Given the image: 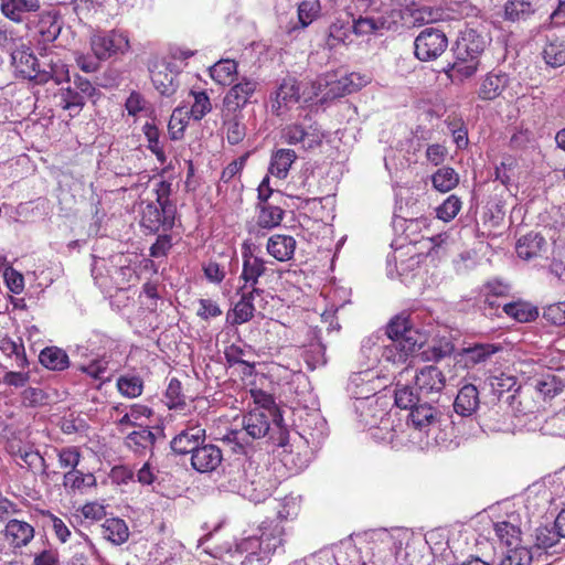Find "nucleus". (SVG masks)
<instances>
[{
	"mask_svg": "<svg viewBox=\"0 0 565 565\" xmlns=\"http://www.w3.org/2000/svg\"><path fill=\"white\" fill-rule=\"evenodd\" d=\"M294 425L297 428L285 448L286 462L291 461L297 469L308 466L311 455L319 449L328 436L327 420L318 408L299 406L292 409Z\"/></svg>",
	"mask_w": 565,
	"mask_h": 565,
	"instance_id": "1",
	"label": "nucleus"
},
{
	"mask_svg": "<svg viewBox=\"0 0 565 565\" xmlns=\"http://www.w3.org/2000/svg\"><path fill=\"white\" fill-rule=\"evenodd\" d=\"M279 507L275 520L266 519L259 524L258 536H249L239 544L243 552L257 555V559L260 562L268 559L278 548L282 547L285 530L280 523L297 513L296 502L291 498L285 499Z\"/></svg>",
	"mask_w": 565,
	"mask_h": 565,
	"instance_id": "2",
	"label": "nucleus"
},
{
	"mask_svg": "<svg viewBox=\"0 0 565 565\" xmlns=\"http://www.w3.org/2000/svg\"><path fill=\"white\" fill-rule=\"evenodd\" d=\"M486 47V41L476 30L468 29L461 33L454 50L455 61L446 70L448 77L462 82L473 76L480 64V56Z\"/></svg>",
	"mask_w": 565,
	"mask_h": 565,
	"instance_id": "3",
	"label": "nucleus"
},
{
	"mask_svg": "<svg viewBox=\"0 0 565 565\" xmlns=\"http://www.w3.org/2000/svg\"><path fill=\"white\" fill-rule=\"evenodd\" d=\"M243 429L253 439L269 438L278 447L289 446L290 433L282 426V415L279 409L256 407L243 417Z\"/></svg>",
	"mask_w": 565,
	"mask_h": 565,
	"instance_id": "4",
	"label": "nucleus"
},
{
	"mask_svg": "<svg viewBox=\"0 0 565 565\" xmlns=\"http://www.w3.org/2000/svg\"><path fill=\"white\" fill-rule=\"evenodd\" d=\"M326 135L320 125L306 114L301 120L287 124L280 130V138L287 145L300 146L305 151L321 147Z\"/></svg>",
	"mask_w": 565,
	"mask_h": 565,
	"instance_id": "5",
	"label": "nucleus"
},
{
	"mask_svg": "<svg viewBox=\"0 0 565 565\" xmlns=\"http://www.w3.org/2000/svg\"><path fill=\"white\" fill-rule=\"evenodd\" d=\"M522 90L520 81L501 70H492L487 73L479 83L478 98L491 102L497 98L507 100L515 98Z\"/></svg>",
	"mask_w": 565,
	"mask_h": 565,
	"instance_id": "6",
	"label": "nucleus"
},
{
	"mask_svg": "<svg viewBox=\"0 0 565 565\" xmlns=\"http://www.w3.org/2000/svg\"><path fill=\"white\" fill-rule=\"evenodd\" d=\"M374 379V373L371 370H365L363 372L352 374L348 384V390L358 401H360L355 407L356 409L362 411V422L370 429H376L377 424L375 418H367L369 413L372 412L373 405V401H370V398L375 393V386L373 384Z\"/></svg>",
	"mask_w": 565,
	"mask_h": 565,
	"instance_id": "7",
	"label": "nucleus"
},
{
	"mask_svg": "<svg viewBox=\"0 0 565 565\" xmlns=\"http://www.w3.org/2000/svg\"><path fill=\"white\" fill-rule=\"evenodd\" d=\"M53 81L56 85L70 81L67 65L62 61L60 55L54 51L41 52L36 58L33 82L44 85Z\"/></svg>",
	"mask_w": 565,
	"mask_h": 565,
	"instance_id": "8",
	"label": "nucleus"
},
{
	"mask_svg": "<svg viewBox=\"0 0 565 565\" xmlns=\"http://www.w3.org/2000/svg\"><path fill=\"white\" fill-rule=\"evenodd\" d=\"M175 213V205L162 207L151 201L142 202L140 225L148 230L149 233H157L160 230L167 232L174 225Z\"/></svg>",
	"mask_w": 565,
	"mask_h": 565,
	"instance_id": "9",
	"label": "nucleus"
},
{
	"mask_svg": "<svg viewBox=\"0 0 565 565\" xmlns=\"http://www.w3.org/2000/svg\"><path fill=\"white\" fill-rule=\"evenodd\" d=\"M448 46L445 33L438 29L423 30L414 41L415 55L420 61H431L440 56Z\"/></svg>",
	"mask_w": 565,
	"mask_h": 565,
	"instance_id": "10",
	"label": "nucleus"
},
{
	"mask_svg": "<svg viewBox=\"0 0 565 565\" xmlns=\"http://www.w3.org/2000/svg\"><path fill=\"white\" fill-rule=\"evenodd\" d=\"M90 46L97 60H107L129 49L127 35L118 31L98 32L92 35Z\"/></svg>",
	"mask_w": 565,
	"mask_h": 565,
	"instance_id": "11",
	"label": "nucleus"
},
{
	"mask_svg": "<svg viewBox=\"0 0 565 565\" xmlns=\"http://www.w3.org/2000/svg\"><path fill=\"white\" fill-rule=\"evenodd\" d=\"M300 100H302V92L299 82L294 77L285 78L270 96V111L281 117Z\"/></svg>",
	"mask_w": 565,
	"mask_h": 565,
	"instance_id": "12",
	"label": "nucleus"
},
{
	"mask_svg": "<svg viewBox=\"0 0 565 565\" xmlns=\"http://www.w3.org/2000/svg\"><path fill=\"white\" fill-rule=\"evenodd\" d=\"M205 439V428L199 424L189 423L184 429L173 437L170 446L172 451L178 455L191 454L192 456Z\"/></svg>",
	"mask_w": 565,
	"mask_h": 565,
	"instance_id": "13",
	"label": "nucleus"
},
{
	"mask_svg": "<svg viewBox=\"0 0 565 565\" xmlns=\"http://www.w3.org/2000/svg\"><path fill=\"white\" fill-rule=\"evenodd\" d=\"M1 535L4 542L17 551L30 544L34 539L35 530L29 522L12 518L8 520Z\"/></svg>",
	"mask_w": 565,
	"mask_h": 565,
	"instance_id": "14",
	"label": "nucleus"
},
{
	"mask_svg": "<svg viewBox=\"0 0 565 565\" xmlns=\"http://www.w3.org/2000/svg\"><path fill=\"white\" fill-rule=\"evenodd\" d=\"M328 90L323 94V100L335 99L362 88L367 79L359 73H351L338 77L337 74H327Z\"/></svg>",
	"mask_w": 565,
	"mask_h": 565,
	"instance_id": "15",
	"label": "nucleus"
},
{
	"mask_svg": "<svg viewBox=\"0 0 565 565\" xmlns=\"http://www.w3.org/2000/svg\"><path fill=\"white\" fill-rule=\"evenodd\" d=\"M521 515L518 512H511L504 520L494 522V534L498 541L507 546V550L521 546Z\"/></svg>",
	"mask_w": 565,
	"mask_h": 565,
	"instance_id": "16",
	"label": "nucleus"
},
{
	"mask_svg": "<svg viewBox=\"0 0 565 565\" xmlns=\"http://www.w3.org/2000/svg\"><path fill=\"white\" fill-rule=\"evenodd\" d=\"M413 377L418 393L427 398L430 395H438L446 385L445 375L434 365L422 367Z\"/></svg>",
	"mask_w": 565,
	"mask_h": 565,
	"instance_id": "17",
	"label": "nucleus"
},
{
	"mask_svg": "<svg viewBox=\"0 0 565 565\" xmlns=\"http://www.w3.org/2000/svg\"><path fill=\"white\" fill-rule=\"evenodd\" d=\"M223 461L221 448L214 444L200 445L191 456V466L201 473L215 471Z\"/></svg>",
	"mask_w": 565,
	"mask_h": 565,
	"instance_id": "18",
	"label": "nucleus"
},
{
	"mask_svg": "<svg viewBox=\"0 0 565 565\" xmlns=\"http://www.w3.org/2000/svg\"><path fill=\"white\" fill-rule=\"evenodd\" d=\"M390 343L384 344L382 348V359L393 364H403L407 361L416 350H419L423 344L420 340L407 337L401 340H388Z\"/></svg>",
	"mask_w": 565,
	"mask_h": 565,
	"instance_id": "19",
	"label": "nucleus"
},
{
	"mask_svg": "<svg viewBox=\"0 0 565 565\" xmlns=\"http://www.w3.org/2000/svg\"><path fill=\"white\" fill-rule=\"evenodd\" d=\"M234 488L239 489V494L252 502L259 503L265 501L271 495L275 483L268 479L264 473H254L253 478H248L246 484H234Z\"/></svg>",
	"mask_w": 565,
	"mask_h": 565,
	"instance_id": "20",
	"label": "nucleus"
},
{
	"mask_svg": "<svg viewBox=\"0 0 565 565\" xmlns=\"http://www.w3.org/2000/svg\"><path fill=\"white\" fill-rule=\"evenodd\" d=\"M535 547L544 551L548 555H559L565 553V537L553 526H540L535 530Z\"/></svg>",
	"mask_w": 565,
	"mask_h": 565,
	"instance_id": "21",
	"label": "nucleus"
},
{
	"mask_svg": "<svg viewBox=\"0 0 565 565\" xmlns=\"http://www.w3.org/2000/svg\"><path fill=\"white\" fill-rule=\"evenodd\" d=\"M386 335L388 340L406 339L408 335L413 339L420 340V344L427 341V335L414 328L409 321V316L404 313L394 317L386 327Z\"/></svg>",
	"mask_w": 565,
	"mask_h": 565,
	"instance_id": "22",
	"label": "nucleus"
},
{
	"mask_svg": "<svg viewBox=\"0 0 565 565\" xmlns=\"http://www.w3.org/2000/svg\"><path fill=\"white\" fill-rule=\"evenodd\" d=\"M266 271V262L250 250L243 252V269L239 279L244 280L242 288L252 289L256 288L258 279Z\"/></svg>",
	"mask_w": 565,
	"mask_h": 565,
	"instance_id": "23",
	"label": "nucleus"
},
{
	"mask_svg": "<svg viewBox=\"0 0 565 565\" xmlns=\"http://www.w3.org/2000/svg\"><path fill=\"white\" fill-rule=\"evenodd\" d=\"M501 347L498 344L491 343H480L475 344L472 347L463 348L458 360L459 363H462L465 367H473L477 364L484 363L489 358H491L494 353L499 352Z\"/></svg>",
	"mask_w": 565,
	"mask_h": 565,
	"instance_id": "24",
	"label": "nucleus"
},
{
	"mask_svg": "<svg viewBox=\"0 0 565 565\" xmlns=\"http://www.w3.org/2000/svg\"><path fill=\"white\" fill-rule=\"evenodd\" d=\"M296 239L290 235L275 234L267 241V253L278 262H288L294 257Z\"/></svg>",
	"mask_w": 565,
	"mask_h": 565,
	"instance_id": "25",
	"label": "nucleus"
},
{
	"mask_svg": "<svg viewBox=\"0 0 565 565\" xmlns=\"http://www.w3.org/2000/svg\"><path fill=\"white\" fill-rule=\"evenodd\" d=\"M239 294L241 299L233 309L232 324H243L254 317L255 307L253 301L256 296H260L263 294V290L259 288L250 290L241 288Z\"/></svg>",
	"mask_w": 565,
	"mask_h": 565,
	"instance_id": "26",
	"label": "nucleus"
},
{
	"mask_svg": "<svg viewBox=\"0 0 565 565\" xmlns=\"http://www.w3.org/2000/svg\"><path fill=\"white\" fill-rule=\"evenodd\" d=\"M480 404L479 391L473 384L463 385L454 402L455 412L463 417L476 413Z\"/></svg>",
	"mask_w": 565,
	"mask_h": 565,
	"instance_id": "27",
	"label": "nucleus"
},
{
	"mask_svg": "<svg viewBox=\"0 0 565 565\" xmlns=\"http://www.w3.org/2000/svg\"><path fill=\"white\" fill-rule=\"evenodd\" d=\"M256 86L257 83L255 81L243 78L242 82L234 85L225 95V106L234 110L244 107L254 94Z\"/></svg>",
	"mask_w": 565,
	"mask_h": 565,
	"instance_id": "28",
	"label": "nucleus"
},
{
	"mask_svg": "<svg viewBox=\"0 0 565 565\" xmlns=\"http://www.w3.org/2000/svg\"><path fill=\"white\" fill-rule=\"evenodd\" d=\"M38 56L33 55L32 52L24 45L18 47L11 53V63L23 78L33 82V74L35 72Z\"/></svg>",
	"mask_w": 565,
	"mask_h": 565,
	"instance_id": "29",
	"label": "nucleus"
},
{
	"mask_svg": "<svg viewBox=\"0 0 565 565\" xmlns=\"http://www.w3.org/2000/svg\"><path fill=\"white\" fill-rule=\"evenodd\" d=\"M408 420L416 429L427 433L437 423V412L429 403L416 404L411 408Z\"/></svg>",
	"mask_w": 565,
	"mask_h": 565,
	"instance_id": "30",
	"label": "nucleus"
},
{
	"mask_svg": "<svg viewBox=\"0 0 565 565\" xmlns=\"http://www.w3.org/2000/svg\"><path fill=\"white\" fill-rule=\"evenodd\" d=\"M102 536L114 545H121L129 539V529L119 518L106 519L100 525Z\"/></svg>",
	"mask_w": 565,
	"mask_h": 565,
	"instance_id": "31",
	"label": "nucleus"
},
{
	"mask_svg": "<svg viewBox=\"0 0 565 565\" xmlns=\"http://www.w3.org/2000/svg\"><path fill=\"white\" fill-rule=\"evenodd\" d=\"M297 154L292 149H278L271 154L269 173L278 179H285L296 161Z\"/></svg>",
	"mask_w": 565,
	"mask_h": 565,
	"instance_id": "32",
	"label": "nucleus"
},
{
	"mask_svg": "<svg viewBox=\"0 0 565 565\" xmlns=\"http://www.w3.org/2000/svg\"><path fill=\"white\" fill-rule=\"evenodd\" d=\"M502 311L521 323L534 321L539 317L537 308L522 300L503 303Z\"/></svg>",
	"mask_w": 565,
	"mask_h": 565,
	"instance_id": "33",
	"label": "nucleus"
},
{
	"mask_svg": "<svg viewBox=\"0 0 565 565\" xmlns=\"http://www.w3.org/2000/svg\"><path fill=\"white\" fill-rule=\"evenodd\" d=\"M257 220L256 225L264 230H271L278 226L284 218V210L269 202L257 204Z\"/></svg>",
	"mask_w": 565,
	"mask_h": 565,
	"instance_id": "34",
	"label": "nucleus"
},
{
	"mask_svg": "<svg viewBox=\"0 0 565 565\" xmlns=\"http://www.w3.org/2000/svg\"><path fill=\"white\" fill-rule=\"evenodd\" d=\"M544 245V237L539 233L531 232L518 239L515 249L520 258L529 260L536 257Z\"/></svg>",
	"mask_w": 565,
	"mask_h": 565,
	"instance_id": "35",
	"label": "nucleus"
},
{
	"mask_svg": "<svg viewBox=\"0 0 565 565\" xmlns=\"http://www.w3.org/2000/svg\"><path fill=\"white\" fill-rule=\"evenodd\" d=\"M17 456L34 475H40L43 481L49 480L52 475H55L54 471L49 470L45 459L36 450L20 449Z\"/></svg>",
	"mask_w": 565,
	"mask_h": 565,
	"instance_id": "36",
	"label": "nucleus"
},
{
	"mask_svg": "<svg viewBox=\"0 0 565 565\" xmlns=\"http://www.w3.org/2000/svg\"><path fill=\"white\" fill-rule=\"evenodd\" d=\"M40 9V0H8L1 6L2 13L14 22L23 20L25 12H35Z\"/></svg>",
	"mask_w": 565,
	"mask_h": 565,
	"instance_id": "37",
	"label": "nucleus"
},
{
	"mask_svg": "<svg viewBox=\"0 0 565 565\" xmlns=\"http://www.w3.org/2000/svg\"><path fill=\"white\" fill-rule=\"evenodd\" d=\"M56 97L61 108L67 110L71 117L77 116L87 102L74 86L62 88Z\"/></svg>",
	"mask_w": 565,
	"mask_h": 565,
	"instance_id": "38",
	"label": "nucleus"
},
{
	"mask_svg": "<svg viewBox=\"0 0 565 565\" xmlns=\"http://www.w3.org/2000/svg\"><path fill=\"white\" fill-rule=\"evenodd\" d=\"M40 363L52 371H63L68 367L70 360L66 352L56 347H49L41 351Z\"/></svg>",
	"mask_w": 565,
	"mask_h": 565,
	"instance_id": "39",
	"label": "nucleus"
},
{
	"mask_svg": "<svg viewBox=\"0 0 565 565\" xmlns=\"http://www.w3.org/2000/svg\"><path fill=\"white\" fill-rule=\"evenodd\" d=\"M96 484V478L93 473H84L81 470H68L63 476V486L67 492H83L86 488Z\"/></svg>",
	"mask_w": 565,
	"mask_h": 565,
	"instance_id": "40",
	"label": "nucleus"
},
{
	"mask_svg": "<svg viewBox=\"0 0 565 565\" xmlns=\"http://www.w3.org/2000/svg\"><path fill=\"white\" fill-rule=\"evenodd\" d=\"M211 77L220 85H230L237 73V64L233 60H221L209 70Z\"/></svg>",
	"mask_w": 565,
	"mask_h": 565,
	"instance_id": "41",
	"label": "nucleus"
},
{
	"mask_svg": "<svg viewBox=\"0 0 565 565\" xmlns=\"http://www.w3.org/2000/svg\"><path fill=\"white\" fill-rule=\"evenodd\" d=\"M534 11L531 0H508L504 4V19L511 22L526 20Z\"/></svg>",
	"mask_w": 565,
	"mask_h": 565,
	"instance_id": "42",
	"label": "nucleus"
},
{
	"mask_svg": "<svg viewBox=\"0 0 565 565\" xmlns=\"http://www.w3.org/2000/svg\"><path fill=\"white\" fill-rule=\"evenodd\" d=\"M151 81L154 88L163 96H171L177 92V75L168 72L167 68L163 71H151Z\"/></svg>",
	"mask_w": 565,
	"mask_h": 565,
	"instance_id": "43",
	"label": "nucleus"
},
{
	"mask_svg": "<svg viewBox=\"0 0 565 565\" xmlns=\"http://www.w3.org/2000/svg\"><path fill=\"white\" fill-rule=\"evenodd\" d=\"M392 545V540L374 544L371 557L369 562H364V565H394L396 558Z\"/></svg>",
	"mask_w": 565,
	"mask_h": 565,
	"instance_id": "44",
	"label": "nucleus"
},
{
	"mask_svg": "<svg viewBox=\"0 0 565 565\" xmlns=\"http://www.w3.org/2000/svg\"><path fill=\"white\" fill-rule=\"evenodd\" d=\"M431 182L437 191L445 193L459 183V175L452 168L443 167L431 175Z\"/></svg>",
	"mask_w": 565,
	"mask_h": 565,
	"instance_id": "45",
	"label": "nucleus"
},
{
	"mask_svg": "<svg viewBox=\"0 0 565 565\" xmlns=\"http://www.w3.org/2000/svg\"><path fill=\"white\" fill-rule=\"evenodd\" d=\"M535 390L544 401L553 399L562 393L564 388L563 382L555 375L547 374L535 381Z\"/></svg>",
	"mask_w": 565,
	"mask_h": 565,
	"instance_id": "46",
	"label": "nucleus"
},
{
	"mask_svg": "<svg viewBox=\"0 0 565 565\" xmlns=\"http://www.w3.org/2000/svg\"><path fill=\"white\" fill-rule=\"evenodd\" d=\"M156 440L154 434L149 429H140L130 433L125 440L128 448L135 452H142L143 450L153 446Z\"/></svg>",
	"mask_w": 565,
	"mask_h": 565,
	"instance_id": "47",
	"label": "nucleus"
},
{
	"mask_svg": "<svg viewBox=\"0 0 565 565\" xmlns=\"http://www.w3.org/2000/svg\"><path fill=\"white\" fill-rule=\"evenodd\" d=\"M0 350L8 356H15V365L17 367L24 369L28 366L29 362L25 355L24 345L21 339L14 341L10 338H3L0 341Z\"/></svg>",
	"mask_w": 565,
	"mask_h": 565,
	"instance_id": "48",
	"label": "nucleus"
},
{
	"mask_svg": "<svg viewBox=\"0 0 565 565\" xmlns=\"http://www.w3.org/2000/svg\"><path fill=\"white\" fill-rule=\"evenodd\" d=\"M116 385L120 394L128 398L140 396L143 390V381L137 375H121Z\"/></svg>",
	"mask_w": 565,
	"mask_h": 565,
	"instance_id": "49",
	"label": "nucleus"
},
{
	"mask_svg": "<svg viewBox=\"0 0 565 565\" xmlns=\"http://www.w3.org/2000/svg\"><path fill=\"white\" fill-rule=\"evenodd\" d=\"M300 87L302 92V100L309 102L313 98L318 97L319 95H322L328 90V76L320 75L315 79L300 82Z\"/></svg>",
	"mask_w": 565,
	"mask_h": 565,
	"instance_id": "50",
	"label": "nucleus"
},
{
	"mask_svg": "<svg viewBox=\"0 0 565 565\" xmlns=\"http://www.w3.org/2000/svg\"><path fill=\"white\" fill-rule=\"evenodd\" d=\"M384 24L385 20L381 17L360 15L358 19H353L352 28L356 35H369L382 29Z\"/></svg>",
	"mask_w": 565,
	"mask_h": 565,
	"instance_id": "51",
	"label": "nucleus"
},
{
	"mask_svg": "<svg viewBox=\"0 0 565 565\" xmlns=\"http://www.w3.org/2000/svg\"><path fill=\"white\" fill-rule=\"evenodd\" d=\"M420 396L414 392V388L407 384H401L398 381L395 388V404L399 408L411 409L418 404Z\"/></svg>",
	"mask_w": 565,
	"mask_h": 565,
	"instance_id": "52",
	"label": "nucleus"
},
{
	"mask_svg": "<svg viewBox=\"0 0 565 565\" xmlns=\"http://www.w3.org/2000/svg\"><path fill=\"white\" fill-rule=\"evenodd\" d=\"M164 397L166 404L170 409H183L186 405L185 395L182 393V385L178 379L170 380Z\"/></svg>",
	"mask_w": 565,
	"mask_h": 565,
	"instance_id": "53",
	"label": "nucleus"
},
{
	"mask_svg": "<svg viewBox=\"0 0 565 565\" xmlns=\"http://www.w3.org/2000/svg\"><path fill=\"white\" fill-rule=\"evenodd\" d=\"M143 132L148 141V148L157 157L160 163H164L167 160L163 147L160 142V132L158 128L149 122L143 126Z\"/></svg>",
	"mask_w": 565,
	"mask_h": 565,
	"instance_id": "54",
	"label": "nucleus"
},
{
	"mask_svg": "<svg viewBox=\"0 0 565 565\" xmlns=\"http://www.w3.org/2000/svg\"><path fill=\"white\" fill-rule=\"evenodd\" d=\"M532 553L525 546H516L507 550L500 565H531Z\"/></svg>",
	"mask_w": 565,
	"mask_h": 565,
	"instance_id": "55",
	"label": "nucleus"
},
{
	"mask_svg": "<svg viewBox=\"0 0 565 565\" xmlns=\"http://www.w3.org/2000/svg\"><path fill=\"white\" fill-rule=\"evenodd\" d=\"M543 57L546 64L552 67L565 65V44L563 42H551L543 50Z\"/></svg>",
	"mask_w": 565,
	"mask_h": 565,
	"instance_id": "56",
	"label": "nucleus"
},
{
	"mask_svg": "<svg viewBox=\"0 0 565 565\" xmlns=\"http://www.w3.org/2000/svg\"><path fill=\"white\" fill-rule=\"evenodd\" d=\"M224 478L226 479V484H223L232 492L239 493L238 488H234V484L244 486L246 481H248V471L242 465H232L230 469L225 472Z\"/></svg>",
	"mask_w": 565,
	"mask_h": 565,
	"instance_id": "57",
	"label": "nucleus"
},
{
	"mask_svg": "<svg viewBox=\"0 0 565 565\" xmlns=\"http://www.w3.org/2000/svg\"><path fill=\"white\" fill-rule=\"evenodd\" d=\"M454 344L448 341H439L425 349L420 355L423 361H440L441 359L449 356L454 352Z\"/></svg>",
	"mask_w": 565,
	"mask_h": 565,
	"instance_id": "58",
	"label": "nucleus"
},
{
	"mask_svg": "<svg viewBox=\"0 0 565 565\" xmlns=\"http://www.w3.org/2000/svg\"><path fill=\"white\" fill-rule=\"evenodd\" d=\"M543 435L565 438V412L548 417L541 427Z\"/></svg>",
	"mask_w": 565,
	"mask_h": 565,
	"instance_id": "59",
	"label": "nucleus"
},
{
	"mask_svg": "<svg viewBox=\"0 0 565 565\" xmlns=\"http://www.w3.org/2000/svg\"><path fill=\"white\" fill-rule=\"evenodd\" d=\"M185 115H188V111L183 108H175L173 110L168 124V131L172 140H179L183 137L188 126V121L184 119Z\"/></svg>",
	"mask_w": 565,
	"mask_h": 565,
	"instance_id": "60",
	"label": "nucleus"
},
{
	"mask_svg": "<svg viewBox=\"0 0 565 565\" xmlns=\"http://www.w3.org/2000/svg\"><path fill=\"white\" fill-rule=\"evenodd\" d=\"M245 350L236 344H231L224 351L226 362L232 366L235 364H242L244 366L243 373L252 375L254 370V363H249L243 359Z\"/></svg>",
	"mask_w": 565,
	"mask_h": 565,
	"instance_id": "61",
	"label": "nucleus"
},
{
	"mask_svg": "<svg viewBox=\"0 0 565 565\" xmlns=\"http://www.w3.org/2000/svg\"><path fill=\"white\" fill-rule=\"evenodd\" d=\"M320 12V3L318 0H305L298 6V19L301 28L308 26L315 21Z\"/></svg>",
	"mask_w": 565,
	"mask_h": 565,
	"instance_id": "62",
	"label": "nucleus"
},
{
	"mask_svg": "<svg viewBox=\"0 0 565 565\" xmlns=\"http://www.w3.org/2000/svg\"><path fill=\"white\" fill-rule=\"evenodd\" d=\"M194 103L190 109V115L194 120H201L207 113L211 111L212 105L205 92H192Z\"/></svg>",
	"mask_w": 565,
	"mask_h": 565,
	"instance_id": "63",
	"label": "nucleus"
},
{
	"mask_svg": "<svg viewBox=\"0 0 565 565\" xmlns=\"http://www.w3.org/2000/svg\"><path fill=\"white\" fill-rule=\"evenodd\" d=\"M461 209V201L456 195L448 196L443 204L437 209V216L445 221L449 222L457 216Z\"/></svg>",
	"mask_w": 565,
	"mask_h": 565,
	"instance_id": "64",
	"label": "nucleus"
}]
</instances>
